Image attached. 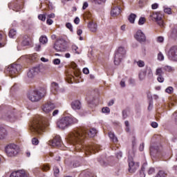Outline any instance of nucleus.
Instances as JSON below:
<instances>
[{
	"mask_svg": "<svg viewBox=\"0 0 177 177\" xmlns=\"http://www.w3.org/2000/svg\"><path fill=\"white\" fill-rule=\"evenodd\" d=\"M21 118V114L20 113H10L7 115L6 120L9 122H16V121H19Z\"/></svg>",
	"mask_w": 177,
	"mask_h": 177,
	"instance_id": "obj_13",
	"label": "nucleus"
},
{
	"mask_svg": "<svg viewBox=\"0 0 177 177\" xmlns=\"http://www.w3.org/2000/svg\"><path fill=\"white\" fill-rule=\"evenodd\" d=\"M40 168H41V171H49V169H50V167L48 165H42V166H41Z\"/></svg>",
	"mask_w": 177,
	"mask_h": 177,
	"instance_id": "obj_38",
	"label": "nucleus"
},
{
	"mask_svg": "<svg viewBox=\"0 0 177 177\" xmlns=\"http://www.w3.org/2000/svg\"><path fill=\"white\" fill-rule=\"evenodd\" d=\"M73 80H74V76L73 75H68L67 77V82L68 84H73Z\"/></svg>",
	"mask_w": 177,
	"mask_h": 177,
	"instance_id": "obj_37",
	"label": "nucleus"
},
{
	"mask_svg": "<svg viewBox=\"0 0 177 177\" xmlns=\"http://www.w3.org/2000/svg\"><path fill=\"white\" fill-rule=\"evenodd\" d=\"M124 124H125V125H126V127H127V131H129V122L125 121V122H124Z\"/></svg>",
	"mask_w": 177,
	"mask_h": 177,
	"instance_id": "obj_59",
	"label": "nucleus"
},
{
	"mask_svg": "<svg viewBox=\"0 0 177 177\" xmlns=\"http://www.w3.org/2000/svg\"><path fill=\"white\" fill-rule=\"evenodd\" d=\"M30 174L26 172L24 170H19L17 171H14L10 174V177H29Z\"/></svg>",
	"mask_w": 177,
	"mask_h": 177,
	"instance_id": "obj_15",
	"label": "nucleus"
},
{
	"mask_svg": "<svg viewBox=\"0 0 177 177\" xmlns=\"http://www.w3.org/2000/svg\"><path fill=\"white\" fill-rule=\"evenodd\" d=\"M129 171L131 174L136 171V169L139 168V162H135L133 161V157H135V147H133V150L129 152Z\"/></svg>",
	"mask_w": 177,
	"mask_h": 177,
	"instance_id": "obj_4",
	"label": "nucleus"
},
{
	"mask_svg": "<svg viewBox=\"0 0 177 177\" xmlns=\"http://www.w3.org/2000/svg\"><path fill=\"white\" fill-rule=\"evenodd\" d=\"M39 73V67H33L28 72V78H34L36 75H38Z\"/></svg>",
	"mask_w": 177,
	"mask_h": 177,
	"instance_id": "obj_17",
	"label": "nucleus"
},
{
	"mask_svg": "<svg viewBox=\"0 0 177 177\" xmlns=\"http://www.w3.org/2000/svg\"><path fill=\"white\" fill-rule=\"evenodd\" d=\"M48 17L49 19H54V17H55V14L51 13V14H50V15H48Z\"/></svg>",
	"mask_w": 177,
	"mask_h": 177,
	"instance_id": "obj_63",
	"label": "nucleus"
},
{
	"mask_svg": "<svg viewBox=\"0 0 177 177\" xmlns=\"http://www.w3.org/2000/svg\"><path fill=\"white\" fill-rule=\"evenodd\" d=\"M136 19V15L135 14H131L129 16V21L130 23H131V24H133V23H135Z\"/></svg>",
	"mask_w": 177,
	"mask_h": 177,
	"instance_id": "obj_25",
	"label": "nucleus"
},
{
	"mask_svg": "<svg viewBox=\"0 0 177 177\" xmlns=\"http://www.w3.org/2000/svg\"><path fill=\"white\" fill-rule=\"evenodd\" d=\"M163 68H157L156 70L155 75L158 76V75H162L164 74V72L162 71Z\"/></svg>",
	"mask_w": 177,
	"mask_h": 177,
	"instance_id": "obj_28",
	"label": "nucleus"
},
{
	"mask_svg": "<svg viewBox=\"0 0 177 177\" xmlns=\"http://www.w3.org/2000/svg\"><path fill=\"white\" fill-rule=\"evenodd\" d=\"M145 23H146V19L145 17H140L138 21L139 26H143Z\"/></svg>",
	"mask_w": 177,
	"mask_h": 177,
	"instance_id": "obj_34",
	"label": "nucleus"
},
{
	"mask_svg": "<svg viewBox=\"0 0 177 177\" xmlns=\"http://www.w3.org/2000/svg\"><path fill=\"white\" fill-rule=\"evenodd\" d=\"M162 68H163V70H165V71H168V72L172 71V67H171V66H164Z\"/></svg>",
	"mask_w": 177,
	"mask_h": 177,
	"instance_id": "obj_41",
	"label": "nucleus"
},
{
	"mask_svg": "<svg viewBox=\"0 0 177 177\" xmlns=\"http://www.w3.org/2000/svg\"><path fill=\"white\" fill-rule=\"evenodd\" d=\"M48 145L53 147H59V146H62V138H60V136H56L53 140L48 142Z\"/></svg>",
	"mask_w": 177,
	"mask_h": 177,
	"instance_id": "obj_12",
	"label": "nucleus"
},
{
	"mask_svg": "<svg viewBox=\"0 0 177 177\" xmlns=\"http://www.w3.org/2000/svg\"><path fill=\"white\" fill-rule=\"evenodd\" d=\"M151 126L152 127V128H157L158 127V123L156 122H152L151 123Z\"/></svg>",
	"mask_w": 177,
	"mask_h": 177,
	"instance_id": "obj_49",
	"label": "nucleus"
},
{
	"mask_svg": "<svg viewBox=\"0 0 177 177\" xmlns=\"http://www.w3.org/2000/svg\"><path fill=\"white\" fill-rule=\"evenodd\" d=\"M83 73L84 74H89V69H88V68H84L83 69Z\"/></svg>",
	"mask_w": 177,
	"mask_h": 177,
	"instance_id": "obj_55",
	"label": "nucleus"
},
{
	"mask_svg": "<svg viewBox=\"0 0 177 177\" xmlns=\"http://www.w3.org/2000/svg\"><path fill=\"white\" fill-rule=\"evenodd\" d=\"M20 70H21V65L17 64H12L7 68L6 71L7 73H8L10 77H16L17 74H19Z\"/></svg>",
	"mask_w": 177,
	"mask_h": 177,
	"instance_id": "obj_7",
	"label": "nucleus"
},
{
	"mask_svg": "<svg viewBox=\"0 0 177 177\" xmlns=\"http://www.w3.org/2000/svg\"><path fill=\"white\" fill-rule=\"evenodd\" d=\"M156 177H167V173L162 170L159 171Z\"/></svg>",
	"mask_w": 177,
	"mask_h": 177,
	"instance_id": "obj_29",
	"label": "nucleus"
},
{
	"mask_svg": "<svg viewBox=\"0 0 177 177\" xmlns=\"http://www.w3.org/2000/svg\"><path fill=\"white\" fill-rule=\"evenodd\" d=\"M125 57V49L123 47H120L115 53L114 63L118 66L121 63V60Z\"/></svg>",
	"mask_w": 177,
	"mask_h": 177,
	"instance_id": "obj_8",
	"label": "nucleus"
},
{
	"mask_svg": "<svg viewBox=\"0 0 177 177\" xmlns=\"http://www.w3.org/2000/svg\"><path fill=\"white\" fill-rule=\"evenodd\" d=\"M66 27L68 28V30H70L71 31H73V25H71V24L67 23L66 24Z\"/></svg>",
	"mask_w": 177,
	"mask_h": 177,
	"instance_id": "obj_45",
	"label": "nucleus"
},
{
	"mask_svg": "<svg viewBox=\"0 0 177 177\" xmlns=\"http://www.w3.org/2000/svg\"><path fill=\"white\" fill-rule=\"evenodd\" d=\"M39 42L40 44L45 45V44L48 43V37H46V36H41L39 38Z\"/></svg>",
	"mask_w": 177,
	"mask_h": 177,
	"instance_id": "obj_24",
	"label": "nucleus"
},
{
	"mask_svg": "<svg viewBox=\"0 0 177 177\" xmlns=\"http://www.w3.org/2000/svg\"><path fill=\"white\" fill-rule=\"evenodd\" d=\"M59 63H60V59H55L53 60V64H54L57 65V64H59Z\"/></svg>",
	"mask_w": 177,
	"mask_h": 177,
	"instance_id": "obj_53",
	"label": "nucleus"
},
{
	"mask_svg": "<svg viewBox=\"0 0 177 177\" xmlns=\"http://www.w3.org/2000/svg\"><path fill=\"white\" fill-rule=\"evenodd\" d=\"M44 96H45V91L44 93H41L38 91H30L28 94V98L30 102H39Z\"/></svg>",
	"mask_w": 177,
	"mask_h": 177,
	"instance_id": "obj_6",
	"label": "nucleus"
},
{
	"mask_svg": "<svg viewBox=\"0 0 177 177\" xmlns=\"http://www.w3.org/2000/svg\"><path fill=\"white\" fill-rule=\"evenodd\" d=\"M154 172H155V169L153 167H150L148 170L149 175H153V174H154Z\"/></svg>",
	"mask_w": 177,
	"mask_h": 177,
	"instance_id": "obj_44",
	"label": "nucleus"
},
{
	"mask_svg": "<svg viewBox=\"0 0 177 177\" xmlns=\"http://www.w3.org/2000/svg\"><path fill=\"white\" fill-rule=\"evenodd\" d=\"M28 44H30V39H28V36H26L25 40H23V41H22V45L24 46H27V45H28Z\"/></svg>",
	"mask_w": 177,
	"mask_h": 177,
	"instance_id": "obj_30",
	"label": "nucleus"
},
{
	"mask_svg": "<svg viewBox=\"0 0 177 177\" xmlns=\"http://www.w3.org/2000/svg\"><path fill=\"white\" fill-rule=\"evenodd\" d=\"M77 35H81V34H82V30L81 29L77 30Z\"/></svg>",
	"mask_w": 177,
	"mask_h": 177,
	"instance_id": "obj_64",
	"label": "nucleus"
},
{
	"mask_svg": "<svg viewBox=\"0 0 177 177\" xmlns=\"http://www.w3.org/2000/svg\"><path fill=\"white\" fill-rule=\"evenodd\" d=\"M173 91H174V88H172L171 86L166 88L167 93H171Z\"/></svg>",
	"mask_w": 177,
	"mask_h": 177,
	"instance_id": "obj_46",
	"label": "nucleus"
},
{
	"mask_svg": "<svg viewBox=\"0 0 177 177\" xmlns=\"http://www.w3.org/2000/svg\"><path fill=\"white\" fill-rule=\"evenodd\" d=\"M55 107L56 106H55V104L48 102L41 106V110L43 113H45L46 114H49L50 111L55 110Z\"/></svg>",
	"mask_w": 177,
	"mask_h": 177,
	"instance_id": "obj_11",
	"label": "nucleus"
},
{
	"mask_svg": "<svg viewBox=\"0 0 177 177\" xmlns=\"http://www.w3.org/2000/svg\"><path fill=\"white\" fill-rule=\"evenodd\" d=\"M109 136L110 139L112 140V142H113V143H117L118 142V139L117 138V137H115V135L114 134V133H113V131H110L109 133Z\"/></svg>",
	"mask_w": 177,
	"mask_h": 177,
	"instance_id": "obj_23",
	"label": "nucleus"
},
{
	"mask_svg": "<svg viewBox=\"0 0 177 177\" xmlns=\"http://www.w3.org/2000/svg\"><path fill=\"white\" fill-rule=\"evenodd\" d=\"M135 38L138 42H145L146 41V36L145 33L142 32V30H139L137 31Z\"/></svg>",
	"mask_w": 177,
	"mask_h": 177,
	"instance_id": "obj_16",
	"label": "nucleus"
},
{
	"mask_svg": "<svg viewBox=\"0 0 177 177\" xmlns=\"http://www.w3.org/2000/svg\"><path fill=\"white\" fill-rule=\"evenodd\" d=\"M88 27L91 32H96L97 31V24L93 21L90 22L88 24Z\"/></svg>",
	"mask_w": 177,
	"mask_h": 177,
	"instance_id": "obj_18",
	"label": "nucleus"
},
{
	"mask_svg": "<svg viewBox=\"0 0 177 177\" xmlns=\"http://www.w3.org/2000/svg\"><path fill=\"white\" fill-rule=\"evenodd\" d=\"M77 49H78V47H77V46H73V50H75V52L76 53L80 54V52L77 51Z\"/></svg>",
	"mask_w": 177,
	"mask_h": 177,
	"instance_id": "obj_58",
	"label": "nucleus"
},
{
	"mask_svg": "<svg viewBox=\"0 0 177 177\" xmlns=\"http://www.w3.org/2000/svg\"><path fill=\"white\" fill-rule=\"evenodd\" d=\"M136 64L138 66V67H145V62L142 60L137 61Z\"/></svg>",
	"mask_w": 177,
	"mask_h": 177,
	"instance_id": "obj_35",
	"label": "nucleus"
},
{
	"mask_svg": "<svg viewBox=\"0 0 177 177\" xmlns=\"http://www.w3.org/2000/svg\"><path fill=\"white\" fill-rule=\"evenodd\" d=\"M51 92L54 95H56L59 92V84L56 82H53L51 84Z\"/></svg>",
	"mask_w": 177,
	"mask_h": 177,
	"instance_id": "obj_19",
	"label": "nucleus"
},
{
	"mask_svg": "<svg viewBox=\"0 0 177 177\" xmlns=\"http://www.w3.org/2000/svg\"><path fill=\"white\" fill-rule=\"evenodd\" d=\"M91 2L95 5H102V3H106V0H91Z\"/></svg>",
	"mask_w": 177,
	"mask_h": 177,
	"instance_id": "obj_26",
	"label": "nucleus"
},
{
	"mask_svg": "<svg viewBox=\"0 0 177 177\" xmlns=\"http://www.w3.org/2000/svg\"><path fill=\"white\" fill-rule=\"evenodd\" d=\"M32 145H37L38 143H39V141L36 138H32Z\"/></svg>",
	"mask_w": 177,
	"mask_h": 177,
	"instance_id": "obj_43",
	"label": "nucleus"
},
{
	"mask_svg": "<svg viewBox=\"0 0 177 177\" xmlns=\"http://www.w3.org/2000/svg\"><path fill=\"white\" fill-rule=\"evenodd\" d=\"M163 8H164V12L167 15H172V9H171V8H168V7H163Z\"/></svg>",
	"mask_w": 177,
	"mask_h": 177,
	"instance_id": "obj_31",
	"label": "nucleus"
},
{
	"mask_svg": "<svg viewBox=\"0 0 177 177\" xmlns=\"http://www.w3.org/2000/svg\"><path fill=\"white\" fill-rule=\"evenodd\" d=\"M88 6H89V4H88V2L85 1L83 3L82 10H85V9H86V8H88Z\"/></svg>",
	"mask_w": 177,
	"mask_h": 177,
	"instance_id": "obj_50",
	"label": "nucleus"
},
{
	"mask_svg": "<svg viewBox=\"0 0 177 177\" xmlns=\"http://www.w3.org/2000/svg\"><path fill=\"white\" fill-rule=\"evenodd\" d=\"M144 149H145V143H142L140 145L139 150L140 151H143Z\"/></svg>",
	"mask_w": 177,
	"mask_h": 177,
	"instance_id": "obj_52",
	"label": "nucleus"
},
{
	"mask_svg": "<svg viewBox=\"0 0 177 177\" xmlns=\"http://www.w3.org/2000/svg\"><path fill=\"white\" fill-rule=\"evenodd\" d=\"M150 17H151L152 19L156 20L160 27L162 28L164 26H165L164 24V20L162 19V15L158 12H153L150 15Z\"/></svg>",
	"mask_w": 177,
	"mask_h": 177,
	"instance_id": "obj_9",
	"label": "nucleus"
},
{
	"mask_svg": "<svg viewBox=\"0 0 177 177\" xmlns=\"http://www.w3.org/2000/svg\"><path fill=\"white\" fill-rule=\"evenodd\" d=\"M20 151V148L16 144H10L6 147V153L8 157H16Z\"/></svg>",
	"mask_w": 177,
	"mask_h": 177,
	"instance_id": "obj_5",
	"label": "nucleus"
},
{
	"mask_svg": "<svg viewBox=\"0 0 177 177\" xmlns=\"http://www.w3.org/2000/svg\"><path fill=\"white\" fill-rule=\"evenodd\" d=\"M167 56L169 57V59L171 60H173L174 62H177V46H171L168 53Z\"/></svg>",
	"mask_w": 177,
	"mask_h": 177,
	"instance_id": "obj_10",
	"label": "nucleus"
},
{
	"mask_svg": "<svg viewBox=\"0 0 177 177\" xmlns=\"http://www.w3.org/2000/svg\"><path fill=\"white\" fill-rule=\"evenodd\" d=\"M102 113H110V109L109 107L102 108Z\"/></svg>",
	"mask_w": 177,
	"mask_h": 177,
	"instance_id": "obj_48",
	"label": "nucleus"
},
{
	"mask_svg": "<svg viewBox=\"0 0 177 177\" xmlns=\"http://www.w3.org/2000/svg\"><path fill=\"white\" fill-rule=\"evenodd\" d=\"M54 49L57 52H64L66 48H64V41L63 40H58L55 42L54 45Z\"/></svg>",
	"mask_w": 177,
	"mask_h": 177,
	"instance_id": "obj_14",
	"label": "nucleus"
},
{
	"mask_svg": "<svg viewBox=\"0 0 177 177\" xmlns=\"http://www.w3.org/2000/svg\"><path fill=\"white\" fill-rule=\"evenodd\" d=\"M158 60H159V62H162V60H164V55L162 54L161 52L158 54Z\"/></svg>",
	"mask_w": 177,
	"mask_h": 177,
	"instance_id": "obj_36",
	"label": "nucleus"
},
{
	"mask_svg": "<svg viewBox=\"0 0 177 177\" xmlns=\"http://www.w3.org/2000/svg\"><path fill=\"white\" fill-rule=\"evenodd\" d=\"M145 77H146V73H140L139 78L140 81H143V80H145Z\"/></svg>",
	"mask_w": 177,
	"mask_h": 177,
	"instance_id": "obj_42",
	"label": "nucleus"
},
{
	"mask_svg": "<svg viewBox=\"0 0 177 177\" xmlns=\"http://www.w3.org/2000/svg\"><path fill=\"white\" fill-rule=\"evenodd\" d=\"M41 61L43 62L44 63H46L47 62H49V59H48L45 57H41Z\"/></svg>",
	"mask_w": 177,
	"mask_h": 177,
	"instance_id": "obj_62",
	"label": "nucleus"
},
{
	"mask_svg": "<svg viewBox=\"0 0 177 177\" xmlns=\"http://www.w3.org/2000/svg\"><path fill=\"white\" fill-rule=\"evenodd\" d=\"M157 81L159 82H164V76H162V75H158Z\"/></svg>",
	"mask_w": 177,
	"mask_h": 177,
	"instance_id": "obj_40",
	"label": "nucleus"
},
{
	"mask_svg": "<svg viewBox=\"0 0 177 177\" xmlns=\"http://www.w3.org/2000/svg\"><path fill=\"white\" fill-rule=\"evenodd\" d=\"M147 74L148 77H153V70L151 67H147Z\"/></svg>",
	"mask_w": 177,
	"mask_h": 177,
	"instance_id": "obj_32",
	"label": "nucleus"
},
{
	"mask_svg": "<svg viewBox=\"0 0 177 177\" xmlns=\"http://www.w3.org/2000/svg\"><path fill=\"white\" fill-rule=\"evenodd\" d=\"M157 42H160V44L164 42V37L161 36L158 37L157 38Z\"/></svg>",
	"mask_w": 177,
	"mask_h": 177,
	"instance_id": "obj_47",
	"label": "nucleus"
},
{
	"mask_svg": "<svg viewBox=\"0 0 177 177\" xmlns=\"http://www.w3.org/2000/svg\"><path fill=\"white\" fill-rule=\"evenodd\" d=\"M59 114V110L56 109L53 112V117Z\"/></svg>",
	"mask_w": 177,
	"mask_h": 177,
	"instance_id": "obj_56",
	"label": "nucleus"
},
{
	"mask_svg": "<svg viewBox=\"0 0 177 177\" xmlns=\"http://www.w3.org/2000/svg\"><path fill=\"white\" fill-rule=\"evenodd\" d=\"M53 171H54L55 176H56V177L59 176V172H60V171L59 170V167H54Z\"/></svg>",
	"mask_w": 177,
	"mask_h": 177,
	"instance_id": "obj_33",
	"label": "nucleus"
},
{
	"mask_svg": "<svg viewBox=\"0 0 177 177\" xmlns=\"http://www.w3.org/2000/svg\"><path fill=\"white\" fill-rule=\"evenodd\" d=\"M146 167H147V163H144L142 167V172H145V169H146Z\"/></svg>",
	"mask_w": 177,
	"mask_h": 177,
	"instance_id": "obj_60",
	"label": "nucleus"
},
{
	"mask_svg": "<svg viewBox=\"0 0 177 177\" xmlns=\"http://www.w3.org/2000/svg\"><path fill=\"white\" fill-rule=\"evenodd\" d=\"M48 125L49 119L41 115H37L30 124V131L35 135H41L45 128H48Z\"/></svg>",
	"mask_w": 177,
	"mask_h": 177,
	"instance_id": "obj_2",
	"label": "nucleus"
},
{
	"mask_svg": "<svg viewBox=\"0 0 177 177\" xmlns=\"http://www.w3.org/2000/svg\"><path fill=\"white\" fill-rule=\"evenodd\" d=\"M71 107L73 110H80L81 109V102L78 100L73 101L71 103Z\"/></svg>",
	"mask_w": 177,
	"mask_h": 177,
	"instance_id": "obj_20",
	"label": "nucleus"
},
{
	"mask_svg": "<svg viewBox=\"0 0 177 177\" xmlns=\"http://www.w3.org/2000/svg\"><path fill=\"white\" fill-rule=\"evenodd\" d=\"M96 133H97V131L95 129H91L89 131L86 128L77 129L73 132L70 133L66 138V142L68 143H71V145H80L81 147H83V150L85 151L86 155L89 153L95 154V153H96V150H99V147H97V145L82 146V145L86 136L95 138V136H96Z\"/></svg>",
	"mask_w": 177,
	"mask_h": 177,
	"instance_id": "obj_1",
	"label": "nucleus"
},
{
	"mask_svg": "<svg viewBox=\"0 0 177 177\" xmlns=\"http://www.w3.org/2000/svg\"><path fill=\"white\" fill-rule=\"evenodd\" d=\"M47 24H48V26H51V24H53V20L50 19H48L46 21Z\"/></svg>",
	"mask_w": 177,
	"mask_h": 177,
	"instance_id": "obj_51",
	"label": "nucleus"
},
{
	"mask_svg": "<svg viewBox=\"0 0 177 177\" xmlns=\"http://www.w3.org/2000/svg\"><path fill=\"white\" fill-rule=\"evenodd\" d=\"M77 122H78V120H77V118L72 115H69L64 117L58 120L57 122V126L59 129H66V128H68L71 124H77Z\"/></svg>",
	"mask_w": 177,
	"mask_h": 177,
	"instance_id": "obj_3",
	"label": "nucleus"
},
{
	"mask_svg": "<svg viewBox=\"0 0 177 177\" xmlns=\"http://www.w3.org/2000/svg\"><path fill=\"white\" fill-rule=\"evenodd\" d=\"M120 13H121V8L118 7H114L111 11V15L113 17H115V16H118Z\"/></svg>",
	"mask_w": 177,
	"mask_h": 177,
	"instance_id": "obj_21",
	"label": "nucleus"
},
{
	"mask_svg": "<svg viewBox=\"0 0 177 177\" xmlns=\"http://www.w3.org/2000/svg\"><path fill=\"white\" fill-rule=\"evenodd\" d=\"M35 50L38 51L41 50V44H37L35 46Z\"/></svg>",
	"mask_w": 177,
	"mask_h": 177,
	"instance_id": "obj_57",
	"label": "nucleus"
},
{
	"mask_svg": "<svg viewBox=\"0 0 177 177\" xmlns=\"http://www.w3.org/2000/svg\"><path fill=\"white\" fill-rule=\"evenodd\" d=\"M8 133L6 132V129L0 127V140L5 139Z\"/></svg>",
	"mask_w": 177,
	"mask_h": 177,
	"instance_id": "obj_22",
	"label": "nucleus"
},
{
	"mask_svg": "<svg viewBox=\"0 0 177 177\" xmlns=\"http://www.w3.org/2000/svg\"><path fill=\"white\" fill-rule=\"evenodd\" d=\"M157 8H158V3L152 4V6H151L152 9H157Z\"/></svg>",
	"mask_w": 177,
	"mask_h": 177,
	"instance_id": "obj_61",
	"label": "nucleus"
},
{
	"mask_svg": "<svg viewBox=\"0 0 177 177\" xmlns=\"http://www.w3.org/2000/svg\"><path fill=\"white\" fill-rule=\"evenodd\" d=\"M17 34V31L15 29H11L9 32V37L14 38L15 36Z\"/></svg>",
	"mask_w": 177,
	"mask_h": 177,
	"instance_id": "obj_27",
	"label": "nucleus"
},
{
	"mask_svg": "<svg viewBox=\"0 0 177 177\" xmlns=\"http://www.w3.org/2000/svg\"><path fill=\"white\" fill-rule=\"evenodd\" d=\"M74 23L75 24H80V18L78 17H77L75 19H74Z\"/></svg>",
	"mask_w": 177,
	"mask_h": 177,
	"instance_id": "obj_54",
	"label": "nucleus"
},
{
	"mask_svg": "<svg viewBox=\"0 0 177 177\" xmlns=\"http://www.w3.org/2000/svg\"><path fill=\"white\" fill-rule=\"evenodd\" d=\"M38 19L39 20H41V21H45V20H46V17L45 15H39L38 16Z\"/></svg>",
	"mask_w": 177,
	"mask_h": 177,
	"instance_id": "obj_39",
	"label": "nucleus"
}]
</instances>
